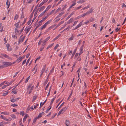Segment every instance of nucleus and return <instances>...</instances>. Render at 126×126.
Segmentation results:
<instances>
[{
	"mask_svg": "<svg viewBox=\"0 0 126 126\" xmlns=\"http://www.w3.org/2000/svg\"><path fill=\"white\" fill-rule=\"evenodd\" d=\"M1 114H4L5 115H8L9 114V112H7L6 111L3 112L1 113Z\"/></svg>",
	"mask_w": 126,
	"mask_h": 126,
	"instance_id": "8",
	"label": "nucleus"
},
{
	"mask_svg": "<svg viewBox=\"0 0 126 126\" xmlns=\"http://www.w3.org/2000/svg\"><path fill=\"white\" fill-rule=\"evenodd\" d=\"M76 4V3L75 2H74L70 6L71 7H72L75 5Z\"/></svg>",
	"mask_w": 126,
	"mask_h": 126,
	"instance_id": "63",
	"label": "nucleus"
},
{
	"mask_svg": "<svg viewBox=\"0 0 126 126\" xmlns=\"http://www.w3.org/2000/svg\"><path fill=\"white\" fill-rule=\"evenodd\" d=\"M42 24H38L37 26L34 29V30L33 31V32H35L36 31L37 28H38Z\"/></svg>",
	"mask_w": 126,
	"mask_h": 126,
	"instance_id": "9",
	"label": "nucleus"
},
{
	"mask_svg": "<svg viewBox=\"0 0 126 126\" xmlns=\"http://www.w3.org/2000/svg\"><path fill=\"white\" fill-rule=\"evenodd\" d=\"M73 18H71L69 20L68 22L67 23V24H69L70 23L72 22L73 21Z\"/></svg>",
	"mask_w": 126,
	"mask_h": 126,
	"instance_id": "14",
	"label": "nucleus"
},
{
	"mask_svg": "<svg viewBox=\"0 0 126 126\" xmlns=\"http://www.w3.org/2000/svg\"><path fill=\"white\" fill-rule=\"evenodd\" d=\"M80 50V51L79 53V55L82 54L83 52V50Z\"/></svg>",
	"mask_w": 126,
	"mask_h": 126,
	"instance_id": "59",
	"label": "nucleus"
},
{
	"mask_svg": "<svg viewBox=\"0 0 126 126\" xmlns=\"http://www.w3.org/2000/svg\"><path fill=\"white\" fill-rule=\"evenodd\" d=\"M75 13V12L73 11L69 15V16H68V17H67L66 18V20H67L68 19H69L70 17L72 15Z\"/></svg>",
	"mask_w": 126,
	"mask_h": 126,
	"instance_id": "10",
	"label": "nucleus"
},
{
	"mask_svg": "<svg viewBox=\"0 0 126 126\" xmlns=\"http://www.w3.org/2000/svg\"><path fill=\"white\" fill-rule=\"evenodd\" d=\"M38 96L37 95H34L33 97V99L32 100V102H33L36 99V98Z\"/></svg>",
	"mask_w": 126,
	"mask_h": 126,
	"instance_id": "12",
	"label": "nucleus"
},
{
	"mask_svg": "<svg viewBox=\"0 0 126 126\" xmlns=\"http://www.w3.org/2000/svg\"><path fill=\"white\" fill-rule=\"evenodd\" d=\"M20 114L21 115H22L23 116L24 115V111H21L20 113Z\"/></svg>",
	"mask_w": 126,
	"mask_h": 126,
	"instance_id": "44",
	"label": "nucleus"
},
{
	"mask_svg": "<svg viewBox=\"0 0 126 126\" xmlns=\"http://www.w3.org/2000/svg\"><path fill=\"white\" fill-rule=\"evenodd\" d=\"M45 1H43L41 2V3L38 6V7H39L41 6L44 3H45Z\"/></svg>",
	"mask_w": 126,
	"mask_h": 126,
	"instance_id": "27",
	"label": "nucleus"
},
{
	"mask_svg": "<svg viewBox=\"0 0 126 126\" xmlns=\"http://www.w3.org/2000/svg\"><path fill=\"white\" fill-rule=\"evenodd\" d=\"M64 102H63V103H62L61 105L60 106V107H59V108H58V110H59L60 109V108H61V107L62 106H63V104H64Z\"/></svg>",
	"mask_w": 126,
	"mask_h": 126,
	"instance_id": "50",
	"label": "nucleus"
},
{
	"mask_svg": "<svg viewBox=\"0 0 126 126\" xmlns=\"http://www.w3.org/2000/svg\"><path fill=\"white\" fill-rule=\"evenodd\" d=\"M49 108H48L46 111V113H47L50 110L51 108V106H49Z\"/></svg>",
	"mask_w": 126,
	"mask_h": 126,
	"instance_id": "26",
	"label": "nucleus"
},
{
	"mask_svg": "<svg viewBox=\"0 0 126 126\" xmlns=\"http://www.w3.org/2000/svg\"><path fill=\"white\" fill-rule=\"evenodd\" d=\"M10 101L11 102L14 103L16 101V100L15 99H13L11 100Z\"/></svg>",
	"mask_w": 126,
	"mask_h": 126,
	"instance_id": "37",
	"label": "nucleus"
},
{
	"mask_svg": "<svg viewBox=\"0 0 126 126\" xmlns=\"http://www.w3.org/2000/svg\"><path fill=\"white\" fill-rule=\"evenodd\" d=\"M61 36V34H59L57 36H56L55 38H54L53 39V41H54L58 38Z\"/></svg>",
	"mask_w": 126,
	"mask_h": 126,
	"instance_id": "16",
	"label": "nucleus"
},
{
	"mask_svg": "<svg viewBox=\"0 0 126 126\" xmlns=\"http://www.w3.org/2000/svg\"><path fill=\"white\" fill-rule=\"evenodd\" d=\"M59 45L58 44H57L54 47V50H56L57 47H59Z\"/></svg>",
	"mask_w": 126,
	"mask_h": 126,
	"instance_id": "46",
	"label": "nucleus"
},
{
	"mask_svg": "<svg viewBox=\"0 0 126 126\" xmlns=\"http://www.w3.org/2000/svg\"><path fill=\"white\" fill-rule=\"evenodd\" d=\"M35 11H34V10H33L32 12V13L31 14L30 16V18H32V16H33V13Z\"/></svg>",
	"mask_w": 126,
	"mask_h": 126,
	"instance_id": "29",
	"label": "nucleus"
},
{
	"mask_svg": "<svg viewBox=\"0 0 126 126\" xmlns=\"http://www.w3.org/2000/svg\"><path fill=\"white\" fill-rule=\"evenodd\" d=\"M50 38V36H48L47 38L45 39L43 41L44 42H46Z\"/></svg>",
	"mask_w": 126,
	"mask_h": 126,
	"instance_id": "20",
	"label": "nucleus"
},
{
	"mask_svg": "<svg viewBox=\"0 0 126 126\" xmlns=\"http://www.w3.org/2000/svg\"><path fill=\"white\" fill-rule=\"evenodd\" d=\"M72 91L71 93L70 94L69 97H68V98L67 99V100H68L72 96Z\"/></svg>",
	"mask_w": 126,
	"mask_h": 126,
	"instance_id": "28",
	"label": "nucleus"
},
{
	"mask_svg": "<svg viewBox=\"0 0 126 126\" xmlns=\"http://www.w3.org/2000/svg\"><path fill=\"white\" fill-rule=\"evenodd\" d=\"M4 67H5L4 64L3 65L0 66V69H2Z\"/></svg>",
	"mask_w": 126,
	"mask_h": 126,
	"instance_id": "39",
	"label": "nucleus"
},
{
	"mask_svg": "<svg viewBox=\"0 0 126 126\" xmlns=\"http://www.w3.org/2000/svg\"><path fill=\"white\" fill-rule=\"evenodd\" d=\"M5 92H6L5 93H3V94H2V95L3 96H6L8 94V92H8L7 91H6Z\"/></svg>",
	"mask_w": 126,
	"mask_h": 126,
	"instance_id": "21",
	"label": "nucleus"
},
{
	"mask_svg": "<svg viewBox=\"0 0 126 126\" xmlns=\"http://www.w3.org/2000/svg\"><path fill=\"white\" fill-rule=\"evenodd\" d=\"M0 117L2 119H3L4 120L7 121H11L12 120V119L11 118H10L9 119H7L4 116L2 115H1Z\"/></svg>",
	"mask_w": 126,
	"mask_h": 126,
	"instance_id": "2",
	"label": "nucleus"
},
{
	"mask_svg": "<svg viewBox=\"0 0 126 126\" xmlns=\"http://www.w3.org/2000/svg\"><path fill=\"white\" fill-rule=\"evenodd\" d=\"M27 19V18H25L24 21L23 23H22V25H23L25 23V22H26V21Z\"/></svg>",
	"mask_w": 126,
	"mask_h": 126,
	"instance_id": "52",
	"label": "nucleus"
},
{
	"mask_svg": "<svg viewBox=\"0 0 126 126\" xmlns=\"http://www.w3.org/2000/svg\"><path fill=\"white\" fill-rule=\"evenodd\" d=\"M18 16L17 14H16L14 20H16L18 18Z\"/></svg>",
	"mask_w": 126,
	"mask_h": 126,
	"instance_id": "49",
	"label": "nucleus"
},
{
	"mask_svg": "<svg viewBox=\"0 0 126 126\" xmlns=\"http://www.w3.org/2000/svg\"><path fill=\"white\" fill-rule=\"evenodd\" d=\"M18 105L16 104H12L11 105V106L13 107H15L16 106H17Z\"/></svg>",
	"mask_w": 126,
	"mask_h": 126,
	"instance_id": "47",
	"label": "nucleus"
},
{
	"mask_svg": "<svg viewBox=\"0 0 126 126\" xmlns=\"http://www.w3.org/2000/svg\"><path fill=\"white\" fill-rule=\"evenodd\" d=\"M70 123V122L68 120H66L65 122V124H69Z\"/></svg>",
	"mask_w": 126,
	"mask_h": 126,
	"instance_id": "33",
	"label": "nucleus"
},
{
	"mask_svg": "<svg viewBox=\"0 0 126 126\" xmlns=\"http://www.w3.org/2000/svg\"><path fill=\"white\" fill-rule=\"evenodd\" d=\"M11 117L14 118H16V117L15 115L14 114L11 115Z\"/></svg>",
	"mask_w": 126,
	"mask_h": 126,
	"instance_id": "34",
	"label": "nucleus"
},
{
	"mask_svg": "<svg viewBox=\"0 0 126 126\" xmlns=\"http://www.w3.org/2000/svg\"><path fill=\"white\" fill-rule=\"evenodd\" d=\"M23 58L22 57H19L17 59V61H18L19 62L21 61Z\"/></svg>",
	"mask_w": 126,
	"mask_h": 126,
	"instance_id": "30",
	"label": "nucleus"
},
{
	"mask_svg": "<svg viewBox=\"0 0 126 126\" xmlns=\"http://www.w3.org/2000/svg\"><path fill=\"white\" fill-rule=\"evenodd\" d=\"M30 76H29L26 79L25 82L26 83H27L28 81V80L30 78Z\"/></svg>",
	"mask_w": 126,
	"mask_h": 126,
	"instance_id": "32",
	"label": "nucleus"
},
{
	"mask_svg": "<svg viewBox=\"0 0 126 126\" xmlns=\"http://www.w3.org/2000/svg\"><path fill=\"white\" fill-rule=\"evenodd\" d=\"M70 26H68L67 28H65V29L64 30H63V31H62V32H63L64 31H66V30L67 29H68L69 28H70Z\"/></svg>",
	"mask_w": 126,
	"mask_h": 126,
	"instance_id": "40",
	"label": "nucleus"
},
{
	"mask_svg": "<svg viewBox=\"0 0 126 126\" xmlns=\"http://www.w3.org/2000/svg\"><path fill=\"white\" fill-rule=\"evenodd\" d=\"M51 5H49L47 7L46 9V10L47 11L48 10H49L51 7Z\"/></svg>",
	"mask_w": 126,
	"mask_h": 126,
	"instance_id": "23",
	"label": "nucleus"
},
{
	"mask_svg": "<svg viewBox=\"0 0 126 126\" xmlns=\"http://www.w3.org/2000/svg\"><path fill=\"white\" fill-rule=\"evenodd\" d=\"M27 116H28L26 114L25 115V116L23 118V122H24L25 121H26V119Z\"/></svg>",
	"mask_w": 126,
	"mask_h": 126,
	"instance_id": "13",
	"label": "nucleus"
},
{
	"mask_svg": "<svg viewBox=\"0 0 126 126\" xmlns=\"http://www.w3.org/2000/svg\"><path fill=\"white\" fill-rule=\"evenodd\" d=\"M55 97L53 98L52 99V100L50 102V106H51L52 104L53 103V101H54V100H55Z\"/></svg>",
	"mask_w": 126,
	"mask_h": 126,
	"instance_id": "24",
	"label": "nucleus"
},
{
	"mask_svg": "<svg viewBox=\"0 0 126 126\" xmlns=\"http://www.w3.org/2000/svg\"><path fill=\"white\" fill-rule=\"evenodd\" d=\"M32 85V84H30L28 86L27 89V91H28V89Z\"/></svg>",
	"mask_w": 126,
	"mask_h": 126,
	"instance_id": "36",
	"label": "nucleus"
},
{
	"mask_svg": "<svg viewBox=\"0 0 126 126\" xmlns=\"http://www.w3.org/2000/svg\"><path fill=\"white\" fill-rule=\"evenodd\" d=\"M30 19L28 22L27 23V24H28V25H29L30 24V23H31V18H30Z\"/></svg>",
	"mask_w": 126,
	"mask_h": 126,
	"instance_id": "55",
	"label": "nucleus"
},
{
	"mask_svg": "<svg viewBox=\"0 0 126 126\" xmlns=\"http://www.w3.org/2000/svg\"><path fill=\"white\" fill-rule=\"evenodd\" d=\"M53 45H54V44L52 43V44H51L50 45H49L47 47L46 49H48L49 48H50V47H51L52 46H53Z\"/></svg>",
	"mask_w": 126,
	"mask_h": 126,
	"instance_id": "22",
	"label": "nucleus"
},
{
	"mask_svg": "<svg viewBox=\"0 0 126 126\" xmlns=\"http://www.w3.org/2000/svg\"><path fill=\"white\" fill-rule=\"evenodd\" d=\"M15 32L16 33H19V31L17 29V28H16L15 29Z\"/></svg>",
	"mask_w": 126,
	"mask_h": 126,
	"instance_id": "31",
	"label": "nucleus"
},
{
	"mask_svg": "<svg viewBox=\"0 0 126 126\" xmlns=\"http://www.w3.org/2000/svg\"><path fill=\"white\" fill-rule=\"evenodd\" d=\"M8 86V84H7L6 85H4L2 87V89H3L6 88L7 86Z\"/></svg>",
	"mask_w": 126,
	"mask_h": 126,
	"instance_id": "38",
	"label": "nucleus"
},
{
	"mask_svg": "<svg viewBox=\"0 0 126 126\" xmlns=\"http://www.w3.org/2000/svg\"><path fill=\"white\" fill-rule=\"evenodd\" d=\"M51 22V21L49 20L46 22L44 25L42 26L41 27L42 29H44L45 28L46 26L48 24H49Z\"/></svg>",
	"mask_w": 126,
	"mask_h": 126,
	"instance_id": "3",
	"label": "nucleus"
},
{
	"mask_svg": "<svg viewBox=\"0 0 126 126\" xmlns=\"http://www.w3.org/2000/svg\"><path fill=\"white\" fill-rule=\"evenodd\" d=\"M3 64H4L5 67H7L11 65L12 63L10 62H3Z\"/></svg>",
	"mask_w": 126,
	"mask_h": 126,
	"instance_id": "1",
	"label": "nucleus"
},
{
	"mask_svg": "<svg viewBox=\"0 0 126 126\" xmlns=\"http://www.w3.org/2000/svg\"><path fill=\"white\" fill-rule=\"evenodd\" d=\"M25 37V36H24L22 38H20L19 39V40L18 41V42L19 44L20 43V42H22L24 40Z\"/></svg>",
	"mask_w": 126,
	"mask_h": 126,
	"instance_id": "4",
	"label": "nucleus"
},
{
	"mask_svg": "<svg viewBox=\"0 0 126 126\" xmlns=\"http://www.w3.org/2000/svg\"><path fill=\"white\" fill-rule=\"evenodd\" d=\"M55 10V9H54L52 11L49 13L48 14L49 15V16L50 15H52V14H53L54 12V11Z\"/></svg>",
	"mask_w": 126,
	"mask_h": 126,
	"instance_id": "25",
	"label": "nucleus"
},
{
	"mask_svg": "<svg viewBox=\"0 0 126 126\" xmlns=\"http://www.w3.org/2000/svg\"><path fill=\"white\" fill-rule=\"evenodd\" d=\"M77 50V48L73 52L71 57V58H72L74 56Z\"/></svg>",
	"mask_w": 126,
	"mask_h": 126,
	"instance_id": "19",
	"label": "nucleus"
},
{
	"mask_svg": "<svg viewBox=\"0 0 126 126\" xmlns=\"http://www.w3.org/2000/svg\"><path fill=\"white\" fill-rule=\"evenodd\" d=\"M1 56H4L6 58L8 59H9L10 58V57H9L8 55H7L6 54H1Z\"/></svg>",
	"mask_w": 126,
	"mask_h": 126,
	"instance_id": "5",
	"label": "nucleus"
},
{
	"mask_svg": "<svg viewBox=\"0 0 126 126\" xmlns=\"http://www.w3.org/2000/svg\"><path fill=\"white\" fill-rule=\"evenodd\" d=\"M85 1V0H80V3H82Z\"/></svg>",
	"mask_w": 126,
	"mask_h": 126,
	"instance_id": "58",
	"label": "nucleus"
},
{
	"mask_svg": "<svg viewBox=\"0 0 126 126\" xmlns=\"http://www.w3.org/2000/svg\"><path fill=\"white\" fill-rule=\"evenodd\" d=\"M46 42H44L43 41V43L42 44V45L43 47H44V46L46 45Z\"/></svg>",
	"mask_w": 126,
	"mask_h": 126,
	"instance_id": "57",
	"label": "nucleus"
},
{
	"mask_svg": "<svg viewBox=\"0 0 126 126\" xmlns=\"http://www.w3.org/2000/svg\"><path fill=\"white\" fill-rule=\"evenodd\" d=\"M31 28V27H30V28H26L24 30L26 32V34H27L28 32H29V31L30 30Z\"/></svg>",
	"mask_w": 126,
	"mask_h": 126,
	"instance_id": "7",
	"label": "nucleus"
},
{
	"mask_svg": "<svg viewBox=\"0 0 126 126\" xmlns=\"http://www.w3.org/2000/svg\"><path fill=\"white\" fill-rule=\"evenodd\" d=\"M67 6V5L66 4L65 5H63L62 6V7H63V8L62 9V11H63L64 10V9L66 8V6Z\"/></svg>",
	"mask_w": 126,
	"mask_h": 126,
	"instance_id": "18",
	"label": "nucleus"
},
{
	"mask_svg": "<svg viewBox=\"0 0 126 126\" xmlns=\"http://www.w3.org/2000/svg\"><path fill=\"white\" fill-rule=\"evenodd\" d=\"M14 81V80H12L8 84V86L10 85L13 83V82Z\"/></svg>",
	"mask_w": 126,
	"mask_h": 126,
	"instance_id": "35",
	"label": "nucleus"
},
{
	"mask_svg": "<svg viewBox=\"0 0 126 126\" xmlns=\"http://www.w3.org/2000/svg\"><path fill=\"white\" fill-rule=\"evenodd\" d=\"M93 9L92 8H91L90 9L89 11H88L90 13H91L92 12H93Z\"/></svg>",
	"mask_w": 126,
	"mask_h": 126,
	"instance_id": "64",
	"label": "nucleus"
},
{
	"mask_svg": "<svg viewBox=\"0 0 126 126\" xmlns=\"http://www.w3.org/2000/svg\"><path fill=\"white\" fill-rule=\"evenodd\" d=\"M80 27V25H79V24L77 25L76 27L74 29V30H76L78 28H79V27Z\"/></svg>",
	"mask_w": 126,
	"mask_h": 126,
	"instance_id": "48",
	"label": "nucleus"
},
{
	"mask_svg": "<svg viewBox=\"0 0 126 126\" xmlns=\"http://www.w3.org/2000/svg\"><path fill=\"white\" fill-rule=\"evenodd\" d=\"M45 70V67L44 66L43 68L42 69L41 71V73H43Z\"/></svg>",
	"mask_w": 126,
	"mask_h": 126,
	"instance_id": "45",
	"label": "nucleus"
},
{
	"mask_svg": "<svg viewBox=\"0 0 126 126\" xmlns=\"http://www.w3.org/2000/svg\"><path fill=\"white\" fill-rule=\"evenodd\" d=\"M20 23V21L17 23L16 24H15V25H16V28H18L20 27V26H19V23Z\"/></svg>",
	"mask_w": 126,
	"mask_h": 126,
	"instance_id": "17",
	"label": "nucleus"
},
{
	"mask_svg": "<svg viewBox=\"0 0 126 126\" xmlns=\"http://www.w3.org/2000/svg\"><path fill=\"white\" fill-rule=\"evenodd\" d=\"M33 0H27V1L28 3H29L32 2Z\"/></svg>",
	"mask_w": 126,
	"mask_h": 126,
	"instance_id": "54",
	"label": "nucleus"
},
{
	"mask_svg": "<svg viewBox=\"0 0 126 126\" xmlns=\"http://www.w3.org/2000/svg\"><path fill=\"white\" fill-rule=\"evenodd\" d=\"M78 22V21H75L74 22V23L73 24V26H75V25L77 24V23Z\"/></svg>",
	"mask_w": 126,
	"mask_h": 126,
	"instance_id": "56",
	"label": "nucleus"
},
{
	"mask_svg": "<svg viewBox=\"0 0 126 126\" xmlns=\"http://www.w3.org/2000/svg\"><path fill=\"white\" fill-rule=\"evenodd\" d=\"M44 15V14H43L42 12V13L38 17H41V16H42L43 15Z\"/></svg>",
	"mask_w": 126,
	"mask_h": 126,
	"instance_id": "61",
	"label": "nucleus"
},
{
	"mask_svg": "<svg viewBox=\"0 0 126 126\" xmlns=\"http://www.w3.org/2000/svg\"><path fill=\"white\" fill-rule=\"evenodd\" d=\"M10 4V2H9L8 0H7L6 2V4L8 6H7V9H8L9 8V7Z\"/></svg>",
	"mask_w": 126,
	"mask_h": 126,
	"instance_id": "15",
	"label": "nucleus"
},
{
	"mask_svg": "<svg viewBox=\"0 0 126 126\" xmlns=\"http://www.w3.org/2000/svg\"><path fill=\"white\" fill-rule=\"evenodd\" d=\"M49 16V15L48 14L47 15V16L45 17L44 18H43V19L45 20Z\"/></svg>",
	"mask_w": 126,
	"mask_h": 126,
	"instance_id": "62",
	"label": "nucleus"
},
{
	"mask_svg": "<svg viewBox=\"0 0 126 126\" xmlns=\"http://www.w3.org/2000/svg\"><path fill=\"white\" fill-rule=\"evenodd\" d=\"M74 36H73V34L72 35V36L70 38L68 39L69 40H72L74 38Z\"/></svg>",
	"mask_w": 126,
	"mask_h": 126,
	"instance_id": "43",
	"label": "nucleus"
},
{
	"mask_svg": "<svg viewBox=\"0 0 126 126\" xmlns=\"http://www.w3.org/2000/svg\"><path fill=\"white\" fill-rule=\"evenodd\" d=\"M90 7V6L89 5H88L86 7H84L82 9V10L83 9V10H85V9H86L88 8H89Z\"/></svg>",
	"mask_w": 126,
	"mask_h": 126,
	"instance_id": "42",
	"label": "nucleus"
},
{
	"mask_svg": "<svg viewBox=\"0 0 126 126\" xmlns=\"http://www.w3.org/2000/svg\"><path fill=\"white\" fill-rule=\"evenodd\" d=\"M45 20L43 18L42 20H41V21H39L38 22V23L39 24H40L41 23H42L43 22V21H44Z\"/></svg>",
	"mask_w": 126,
	"mask_h": 126,
	"instance_id": "51",
	"label": "nucleus"
},
{
	"mask_svg": "<svg viewBox=\"0 0 126 126\" xmlns=\"http://www.w3.org/2000/svg\"><path fill=\"white\" fill-rule=\"evenodd\" d=\"M45 6H43L41 7L40 8H38L37 10H38L40 9L39 11V12H41L45 8Z\"/></svg>",
	"mask_w": 126,
	"mask_h": 126,
	"instance_id": "6",
	"label": "nucleus"
},
{
	"mask_svg": "<svg viewBox=\"0 0 126 126\" xmlns=\"http://www.w3.org/2000/svg\"><path fill=\"white\" fill-rule=\"evenodd\" d=\"M37 10L35 13L34 14V17H35H35H36V15L37 14Z\"/></svg>",
	"mask_w": 126,
	"mask_h": 126,
	"instance_id": "53",
	"label": "nucleus"
},
{
	"mask_svg": "<svg viewBox=\"0 0 126 126\" xmlns=\"http://www.w3.org/2000/svg\"><path fill=\"white\" fill-rule=\"evenodd\" d=\"M57 115V113H55L54 115H53L51 117V118L52 119H53V118H54V117H55L56 116V115Z\"/></svg>",
	"mask_w": 126,
	"mask_h": 126,
	"instance_id": "60",
	"label": "nucleus"
},
{
	"mask_svg": "<svg viewBox=\"0 0 126 126\" xmlns=\"http://www.w3.org/2000/svg\"><path fill=\"white\" fill-rule=\"evenodd\" d=\"M67 109V108H66V107H65L62 109L61 110L62 111V113H63L65 112Z\"/></svg>",
	"mask_w": 126,
	"mask_h": 126,
	"instance_id": "11",
	"label": "nucleus"
},
{
	"mask_svg": "<svg viewBox=\"0 0 126 126\" xmlns=\"http://www.w3.org/2000/svg\"><path fill=\"white\" fill-rule=\"evenodd\" d=\"M42 42V39H41L39 41L38 45V46H40V45L41 44V43Z\"/></svg>",
	"mask_w": 126,
	"mask_h": 126,
	"instance_id": "41",
	"label": "nucleus"
}]
</instances>
